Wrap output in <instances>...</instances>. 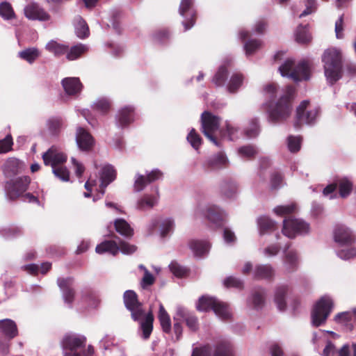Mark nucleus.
I'll return each instance as SVG.
<instances>
[{
  "instance_id": "obj_1",
  "label": "nucleus",
  "mask_w": 356,
  "mask_h": 356,
  "mask_svg": "<svg viewBox=\"0 0 356 356\" xmlns=\"http://www.w3.org/2000/svg\"><path fill=\"white\" fill-rule=\"evenodd\" d=\"M123 300L126 309L131 313L132 320L139 323L143 339H148L153 330L154 316L152 310L145 312L138 295L132 290L124 293Z\"/></svg>"
},
{
  "instance_id": "obj_2",
  "label": "nucleus",
  "mask_w": 356,
  "mask_h": 356,
  "mask_svg": "<svg viewBox=\"0 0 356 356\" xmlns=\"http://www.w3.org/2000/svg\"><path fill=\"white\" fill-rule=\"evenodd\" d=\"M294 88L287 86L285 91L275 102L270 101L266 103V111L268 121L273 124L286 121L292 111V99Z\"/></svg>"
},
{
  "instance_id": "obj_3",
  "label": "nucleus",
  "mask_w": 356,
  "mask_h": 356,
  "mask_svg": "<svg viewBox=\"0 0 356 356\" xmlns=\"http://www.w3.org/2000/svg\"><path fill=\"white\" fill-rule=\"evenodd\" d=\"M87 339L76 333L65 334L61 341L63 356H93L95 350L92 345L86 347Z\"/></svg>"
},
{
  "instance_id": "obj_4",
  "label": "nucleus",
  "mask_w": 356,
  "mask_h": 356,
  "mask_svg": "<svg viewBox=\"0 0 356 356\" xmlns=\"http://www.w3.org/2000/svg\"><path fill=\"white\" fill-rule=\"evenodd\" d=\"M324 73L327 82L334 84L342 77L343 66L341 51L336 48L325 50L322 56Z\"/></svg>"
},
{
  "instance_id": "obj_5",
  "label": "nucleus",
  "mask_w": 356,
  "mask_h": 356,
  "mask_svg": "<svg viewBox=\"0 0 356 356\" xmlns=\"http://www.w3.org/2000/svg\"><path fill=\"white\" fill-rule=\"evenodd\" d=\"M334 238L340 247L336 250L337 255L341 259L348 260L356 256V243L352 232L346 227L340 225L336 227Z\"/></svg>"
},
{
  "instance_id": "obj_6",
  "label": "nucleus",
  "mask_w": 356,
  "mask_h": 356,
  "mask_svg": "<svg viewBox=\"0 0 356 356\" xmlns=\"http://www.w3.org/2000/svg\"><path fill=\"white\" fill-rule=\"evenodd\" d=\"M278 70L282 76L289 78L294 82L307 81L311 76V65L305 60L295 64L293 59L287 58L280 65Z\"/></svg>"
},
{
  "instance_id": "obj_7",
  "label": "nucleus",
  "mask_w": 356,
  "mask_h": 356,
  "mask_svg": "<svg viewBox=\"0 0 356 356\" xmlns=\"http://www.w3.org/2000/svg\"><path fill=\"white\" fill-rule=\"evenodd\" d=\"M196 308L200 312L212 309L215 314L222 320H228L231 317L228 305L214 297L202 296L199 298Z\"/></svg>"
},
{
  "instance_id": "obj_8",
  "label": "nucleus",
  "mask_w": 356,
  "mask_h": 356,
  "mask_svg": "<svg viewBox=\"0 0 356 356\" xmlns=\"http://www.w3.org/2000/svg\"><path fill=\"white\" fill-rule=\"evenodd\" d=\"M235 356L232 343L222 339L218 341L212 348L209 345L193 349L191 356Z\"/></svg>"
},
{
  "instance_id": "obj_9",
  "label": "nucleus",
  "mask_w": 356,
  "mask_h": 356,
  "mask_svg": "<svg viewBox=\"0 0 356 356\" xmlns=\"http://www.w3.org/2000/svg\"><path fill=\"white\" fill-rule=\"evenodd\" d=\"M333 308V300L327 296H323L312 312V323L315 327L324 324Z\"/></svg>"
},
{
  "instance_id": "obj_10",
  "label": "nucleus",
  "mask_w": 356,
  "mask_h": 356,
  "mask_svg": "<svg viewBox=\"0 0 356 356\" xmlns=\"http://www.w3.org/2000/svg\"><path fill=\"white\" fill-rule=\"evenodd\" d=\"M201 122L204 135L216 146L220 147V141L218 140L216 136L220 126V118L209 112L204 111L201 115Z\"/></svg>"
},
{
  "instance_id": "obj_11",
  "label": "nucleus",
  "mask_w": 356,
  "mask_h": 356,
  "mask_svg": "<svg viewBox=\"0 0 356 356\" xmlns=\"http://www.w3.org/2000/svg\"><path fill=\"white\" fill-rule=\"evenodd\" d=\"M30 182L31 179L28 176L18 177L6 181L4 186L6 195L11 200H16L26 192Z\"/></svg>"
},
{
  "instance_id": "obj_12",
  "label": "nucleus",
  "mask_w": 356,
  "mask_h": 356,
  "mask_svg": "<svg viewBox=\"0 0 356 356\" xmlns=\"http://www.w3.org/2000/svg\"><path fill=\"white\" fill-rule=\"evenodd\" d=\"M309 224L299 218H286L283 220L282 233L290 238L297 235H305L309 232Z\"/></svg>"
},
{
  "instance_id": "obj_13",
  "label": "nucleus",
  "mask_w": 356,
  "mask_h": 356,
  "mask_svg": "<svg viewBox=\"0 0 356 356\" xmlns=\"http://www.w3.org/2000/svg\"><path fill=\"white\" fill-rule=\"evenodd\" d=\"M309 102L302 101L296 109V120L294 123L296 127H298L301 124H314L319 115L320 110L318 108H314L307 110Z\"/></svg>"
},
{
  "instance_id": "obj_14",
  "label": "nucleus",
  "mask_w": 356,
  "mask_h": 356,
  "mask_svg": "<svg viewBox=\"0 0 356 356\" xmlns=\"http://www.w3.org/2000/svg\"><path fill=\"white\" fill-rule=\"evenodd\" d=\"M202 214L215 227H218L223 225L224 220L227 217V213L219 207L214 204L207 205L204 209L200 206L197 207L195 215Z\"/></svg>"
},
{
  "instance_id": "obj_15",
  "label": "nucleus",
  "mask_w": 356,
  "mask_h": 356,
  "mask_svg": "<svg viewBox=\"0 0 356 356\" xmlns=\"http://www.w3.org/2000/svg\"><path fill=\"white\" fill-rule=\"evenodd\" d=\"M179 12L184 18L182 24L185 31L192 28L195 22L196 12L194 9V0H181Z\"/></svg>"
},
{
  "instance_id": "obj_16",
  "label": "nucleus",
  "mask_w": 356,
  "mask_h": 356,
  "mask_svg": "<svg viewBox=\"0 0 356 356\" xmlns=\"http://www.w3.org/2000/svg\"><path fill=\"white\" fill-rule=\"evenodd\" d=\"M57 284L62 291V296L65 303L72 307L74 301L75 291L74 286V279L72 277L58 278Z\"/></svg>"
},
{
  "instance_id": "obj_17",
  "label": "nucleus",
  "mask_w": 356,
  "mask_h": 356,
  "mask_svg": "<svg viewBox=\"0 0 356 356\" xmlns=\"http://www.w3.org/2000/svg\"><path fill=\"white\" fill-rule=\"evenodd\" d=\"M42 159L46 165H51L54 168V167H58V165L65 163L67 161V156L58 151L56 148L51 147L43 154Z\"/></svg>"
},
{
  "instance_id": "obj_18",
  "label": "nucleus",
  "mask_w": 356,
  "mask_h": 356,
  "mask_svg": "<svg viewBox=\"0 0 356 356\" xmlns=\"http://www.w3.org/2000/svg\"><path fill=\"white\" fill-rule=\"evenodd\" d=\"M184 321L188 327L193 332H195L199 328L197 318L191 314L186 308L178 307L177 308L176 316H174V321Z\"/></svg>"
},
{
  "instance_id": "obj_19",
  "label": "nucleus",
  "mask_w": 356,
  "mask_h": 356,
  "mask_svg": "<svg viewBox=\"0 0 356 356\" xmlns=\"http://www.w3.org/2000/svg\"><path fill=\"white\" fill-rule=\"evenodd\" d=\"M24 11L26 17L31 20L48 21L50 19V15L35 3L27 5Z\"/></svg>"
},
{
  "instance_id": "obj_20",
  "label": "nucleus",
  "mask_w": 356,
  "mask_h": 356,
  "mask_svg": "<svg viewBox=\"0 0 356 356\" xmlns=\"http://www.w3.org/2000/svg\"><path fill=\"white\" fill-rule=\"evenodd\" d=\"M220 195L227 200H234L238 193V184L232 179H225L220 184Z\"/></svg>"
},
{
  "instance_id": "obj_21",
  "label": "nucleus",
  "mask_w": 356,
  "mask_h": 356,
  "mask_svg": "<svg viewBox=\"0 0 356 356\" xmlns=\"http://www.w3.org/2000/svg\"><path fill=\"white\" fill-rule=\"evenodd\" d=\"M76 141L79 148L82 151H89L94 145L92 136L82 127H77Z\"/></svg>"
},
{
  "instance_id": "obj_22",
  "label": "nucleus",
  "mask_w": 356,
  "mask_h": 356,
  "mask_svg": "<svg viewBox=\"0 0 356 356\" xmlns=\"http://www.w3.org/2000/svg\"><path fill=\"white\" fill-rule=\"evenodd\" d=\"M155 194H145L137 201L136 207L139 210L145 211L152 209L156 206L159 200V191L157 186L154 187Z\"/></svg>"
},
{
  "instance_id": "obj_23",
  "label": "nucleus",
  "mask_w": 356,
  "mask_h": 356,
  "mask_svg": "<svg viewBox=\"0 0 356 356\" xmlns=\"http://www.w3.org/2000/svg\"><path fill=\"white\" fill-rule=\"evenodd\" d=\"M134 108L127 106L120 109L116 115L115 121L118 127L124 128L131 124L134 118Z\"/></svg>"
},
{
  "instance_id": "obj_24",
  "label": "nucleus",
  "mask_w": 356,
  "mask_h": 356,
  "mask_svg": "<svg viewBox=\"0 0 356 356\" xmlns=\"http://www.w3.org/2000/svg\"><path fill=\"white\" fill-rule=\"evenodd\" d=\"M266 296V291L264 288H256L248 298V305L256 310L261 309L265 305Z\"/></svg>"
},
{
  "instance_id": "obj_25",
  "label": "nucleus",
  "mask_w": 356,
  "mask_h": 356,
  "mask_svg": "<svg viewBox=\"0 0 356 356\" xmlns=\"http://www.w3.org/2000/svg\"><path fill=\"white\" fill-rule=\"evenodd\" d=\"M61 84L65 93L70 96L79 95L82 89V84L76 77L65 78L61 81Z\"/></svg>"
},
{
  "instance_id": "obj_26",
  "label": "nucleus",
  "mask_w": 356,
  "mask_h": 356,
  "mask_svg": "<svg viewBox=\"0 0 356 356\" xmlns=\"http://www.w3.org/2000/svg\"><path fill=\"white\" fill-rule=\"evenodd\" d=\"M227 162L226 156L222 152H219L205 161L203 163V168L206 171H212L222 168Z\"/></svg>"
},
{
  "instance_id": "obj_27",
  "label": "nucleus",
  "mask_w": 356,
  "mask_h": 356,
  "mask_svg": "<svg viewBox=\"0 0 356 356\" xmlns=\"http://www.w3.org/2000/svg\"><path fill=\"white\" fill-rule=\"evenodd\" d=\"M0 333L8 340H11L18 335L17 325L10 318L0 320Z\"/></svg>"
},
{
  "instance_id": "obj_28",
  "label": "nucleus",
  "mask_w": 356,
  "mask_h": 356,
  "mask_svg": "<svg viewBox=\"0 0 356 356\" xmlns=\"http://www.w3.org/2000/svg\"><path fill=\"white\" fill-rule=\"evenodd\" d=\"M116 177V171L113 166L110 164L104 165L100 171V187L102 188V194L104 193L105 188Z\"/></svg>"
},
{
  "instance_id": "obj_29",
  "label": "nucleus",
  "mask_w": 356,
  "mask_h": 356,
  "mask_svg": "<svg viewBox=\"0 0 356 356\" xmlns=\"http://www.w3.org/2000/svg\"><path fill=\"white\" fill-rule=\"evenodd\" d=\"M188 246L195 257L207 255L210 249V243L207 241L193 239L189 241Z\"/></svg>"
},
{
  "instance_id": "obj_30",
  "label": "nucleus",
  "mask_w": 356,
  "mask_h": 356,
  "mask_svg": "<svg viewBox=\"0 0 356 356\" xmlns=\"http://www.w3.org/2000/svg\"><path fill=\"white\" fill-rule=\"evenodd\" d=\"M274 275L275 270L269 264L257 265L253 270V277L257 280H270Z\"/></svg>"
},
{
  "instance_id": "obj_31",
  "label": "nucleus",
  "mask_w": 356,
  "mask_h": 356,
  "mask_svg": "<svg viewBox=\"0 0 356 356\" xmlns=\"http://www.w3.org/2000/svg\"><path fill=\"white\" fill-rule=\"evenodd\" d=\"M289 289L286 285L279 286L275 292V302L280 311H284L286 308V299L288 298Z\"/></svg>"
},
{
  "instance_id": "obj_32",
  "label": "nucleus",
  "mask_w": 356,
  "mask_h": 356,
  "mask_svg": "<svg viewBox=\"0 0 356 356\" xmlns=\"http://www.w3.org/2000/svg\"><path fill=\"white\" fill-rule=\"evenodd\" d=\"M24 168V163L15 158L9 159L5 163L3 172L6 177H11L19 173Z\"/></svg>"
},
{
  "instance_id": "obj_33",
  "label": "nucleus",
  "mask_w": 356,
  "mask_h": 356,
  "mask_svg": "<svg viewBox=\"0 0 356 356\" xmlns=\"http://www.w3.org/2000/svg\"><path fill=\"white\" fill-rule=\"evenodd\" d=\"M290 245V243H287L284 248V263L289 270H293L297 266L298 257L297 252L294 250L289 249Z\"/></svg>"
},
{
  "instance_id": "obj_34",
  "label": "nucleus",
  "mask_w": 356,
  "mask_h": 356,
  "mask_svg": "<svg viewBox=\"0 0 356 356\" xmlns=\"http://www.w3.org/2000/svg\"><path fill=\"white\" fill-rule=\"evenodd\" d=\"M115 230L125 238H130L134 235V229L130 225L122 218H118L114 222Z\"/></svg>"
},
{
  "instance_id": "obj_35",
  "label": "nucleus",
  "mask_w": 356,
  "mask_h": 356,
  "mask_svg": "<svg viewBox=\"0 0 356 356\" xmlns=\"http://www.w3.org/2000/svg\"><path fill=\"white\" fill-rule=\"evenodd\" d=\"M95 251L98 254L108 252L116 255L118 253V243L114 241H104L97 245Z\"/></svg>"
},
{
  "instance_id": "obj_36",
  "label": "nucleus",
  "mask_w": 356,
  "mask_h": 356,
  "mask_svg": "<svg viewBox=\"0 0 356 356\" xmlns=\"http://www.w3.org/2000/svg\"><path fill=\"white\" fill-rule=\"evenodd\" d=\"M74 28L75 33L78 38L83 39L89 36L90 31L88 26L81 16H77L74 19Z\"/></svg>"
},
{
  "instance_id": "obj_37",
  "label": "nucleus",
  "mask_w": 356,
  "mask_h": 356,
  "mask_svg": "<svg viewBox=\"0 0 356 356\" xmlns=\"http://www.w3.org/2000/svg\"><path fill=\"white\" fill-rule=\"evenodd\" d=\"M259 232L264 234L275 229L276 222L267 216H261L257 220Z\"/></svg>"
},
{
  "instance_id": "obj_38",
  "label": "nucleus",
  "mask_w": 356,
  "mask_h": 356,
  "mask_svg": "<svg viewBox=\"0 0 356 356\" xmlns=\"http://www.w3.org/2000/svg\"><path fill=\"white\" fill-rule=\"evenodd\" d=\"M82 300L89 307H96L100 302L97 293L90 289L83 291Z\"/></svg>"
},
{
  "instance_id": "obj_39",
  "label": "nucleus",
  "mask_w": 356,
  "mask_h": 356,
  "mask_svg": "<svg viewBox=\"0 0 356 356\" xmlns=\"http://www.w3.org/2000/svg\"><path fill=\"white\" fill-rule=\"evenodd\" d=\"M159 319L163 331L165 333H169L171 330V321L162 304L159 305Z\"/></svg>"
},
{
  "instance_id": "obj_40",
  "label": "nucleus",
  "mask_w": 356,
  "mask_h": 356,
  "mask_svg": "<svg viewBox=\"0 0 356 356\" xmlns=\"http://www.w3.org/2000/svg\"><path fill=\"white\" fill-rule=\"evenodd\" d=\"M339 186V195L341 197H348L353 190V182L347 177L340 178L337 181Z\"/></svg>"
},
{
  "instance_id": "obj_41",
  "label": "nucleus",
  "mask_w": 356,
  "mask_h": 356,
  "mask_svg": "<svg viewBox=\"0 0 356 356\" xmlns=\"http://www.w3.org/2000/svg\"><path fill=\"white\" fill-rule=\"evenodd\" d=\"M46 49L54 54L56 56H60L66 54L68 51V47L63 44H60L54 40L49 42L45 47Z\"/></svg>"
},
{
  "instance_id": "obj_42",
  "label": "nucleus",
  "mask_w": 356,
  "mask_h": 356,
  "mask_svg": "<svg viewBox=\"0 0 356 356\" xmlns=\"http://www.w3.org/2000/svg\"><path fill=\"white\" fill-rule=\"evenodd\" d=\"M63 124V122L61 118L52 117L47 121L46 124L49 134L56 136L60 131Z\"/></svg>"
},
{
  "instance_id": "obj_43",
  "label": "nucleus",
  "mask_w": 356,
  "mask_h": 356,
  "mask_svg": "<svg viewBox=\"0 0 356 356\" xmlns=\"http://www.w3.org/2000/svg\"><path fill=\"white\" fill-rule=\"evenodd\" d=\"M88 50V47L83 44H79L72 47L67 52V58L69 60H74L79 58L83 54Z\"/></svg>"
},
{
  "instance_id": "obj_44",
  "label": "nucleus",
  "mask_w": 356,
  "mask_h": 356,
  "mask_svg": "<svg viewBox=\"0 0 356 356\" xmlns=\"http://www.w3.org/2000/svg\"><path fill=\"white\" fill-rule=\"evenodd\" d=\"M228 71L225 66H220L212 79V82L218 87L225 85L227 80Z\"/></svg>"
},
{
  "instance_id": "obj_45",
  "label": "nucleus",
  "mask_w": 356,
  "mask_h": 356,
  "mask_svg": "<svg viewBox=\"0 0 356 356\" xmlns=\"http://www.w3.org/2000/svg\"><path fill=\"white\" fill-rule=\"evenodd\" d=\"M18 56L22 59L31 64L39 57L40 52L37 48H27L19 51Z\"/></svg>"
},
{
  "instance_id": "obj_46",
  "label": "nucleus",
  "mask_w": 356,
  "mask_h": 356,
  "mask_svg": "<svg viewBox=\"0 0 356 356\" xmlns=\"http://www.w3.org/2000/svg\"><path fill=\"white\" fill-rule=\"evenodd\" d=\"M243 77L241 74L235 73L232 74L227 86V89L230 93H235L241 87L243 83Z\"/></svg>"
},
{
  "instance_id": "obj_47",
  "label": "nucleus",
  "mask_w": 356,
  "mask_h": 356,
  "mask_svg": "<svg viewBox=\"0 0 356 356\" xmlns=\"http://www.w3.org/2000/svg\"><path fill=\"white\" fill-rule=\"evenodd\" d=\"M237 152L241 158L250 159L257 154L258 151L255 146L248 145L240 147Z\"/></svg>"
},
{
  "instance_id": "obj_48",
  "label": "nucleus",
  "mask_w": 356,
  "mask_h": 356,
  "mask_svg": "<svg viewBox=\"0 0 356 356\" xmlns=\"http://www.w3.org/2000/svg\"><path fill=\"white\" fill-rule=\"evenodd\" d=\"M259 134V121L257 118H253L250 121L249 127L245 129L244 134L247 138H252L257 137Z\"/></svg>"
},
{
  "instance_id": "obj_49",
  "label": "nucleus",
  "mask_w": 356,
  "mask_h": 356,
  "mask_svg": "<svg viewBox=\"0 0 356 356\" xmlns=\"http://www.w3.org/2000/svg\"><path fill=\"white\" fill-rule=\"evenodd\" d=\"M0 16L5 20L15 18V15L10 3L7 1L0 3Z\"/></svg>"
},
{
  "instance_id": "obj_50",
  "label": "nucleus",
  "mask_w": 356,
  "mask_h": 356,
  "mask_svg": "<svg viewBox=\"0 0 356 356\" xmlns=\"http://www.w3.org/2000/svg\"><path fill=\"white\" fill-rule=\"evenodd\" d=\"M22 233V230L20 227L13 225L5 227L0 230V234L6 238L19 236Z\"/></svg>"
},
{
  "instance_id": "obj_51",
  "label": "nucleus",
  "mask_w": 356,
  "mask_h": 356,
  "mask_svg": "<svg viewBox=\"0 0 356 356\" xmlns=\"http://www.w3.org/2000/svg\"><path fill=\"white\" fill-rule=\"evenodd\" d=\"M296 40L298 43H307L310 41L311 37L306 26L299 25L296 31Z\"/></svg>"
},
{
  "instance_id": "obj_52",
  "label": "nucleus",
  "mask_w": 356,
  "mask_h": 356,
  "mask_svg": "<svg viewBox=\"0 0 356 356\" xmlns=\"http://www.w3.org/2000/svg\"><path fill=\"white\" fill-rule=\"evenodd\" d=\"M92 108L98 112L106 113L111 108V102L107 98H99L93 103Z\"/></svg>"
},
{
  "instance_id": "obj_53",
  "label": "nucleus",
  "mask_w": 356,
  "mask_h": 356,
  "mask_svg": "<svg viewBox=\"0 0 356 356\" xmlns=\"http://www.w3.org/2000/svg\"><path fill=\"white\" fill-rule=\"evenodd\" d=\"M118 252H121L124 254H131L137 250V247L135 245L122 239L118 240Z\"/></svg>"
},
{
  "instance_id": "obj_54",
  "label": "nucleus",
  "mask_w": 356,
  "mask_h": 356,
  "mask_svg": "<svg viewBox=\"0 0 356 356\" xmlns=\"http://www.w3.org/2000/svg\"><path fill=\"white\" fill-rule=\"evenodd\" d=\"M261 47V41L257 39L248 40L244 44L245 54L250 56L253 54L257 50Z\"/></svg>"
},
{
  "instance_id": "obj_55",
  "label": "nucleus",
  "mask_w": 356,
  "mask_h": 356,
  "mask_svg": "<svg viewBox=\"0 0 356 356\" xmlns=\"http://www.w3.org/2000/svg\"><path fill=\"white\" fill-rule=\"evenodd\" d=\"M147 177L137 173L135 177L134 184V192L139 193L144 190L147 184H149Z\"/></svg>"
},
{
  "instance_id": "obj_56",
  "label": "nucleus",
  "mask_w": 356,
  "mask_h": 356,
  "mask_svg": "<svg viewBox=\"0 0 356 356\" xmlns=\"http://www.w3.org/2000/svg\"><path fill=\"white\" fill-rule=\"evenodd\" d=\"M169 268L173 275L179 277L185 276L188 273V270L186 267L181 266L175 261L170 264Z\"/></svg>"
},
{
  "instance_id": "obj_57",
  "label": "nucleus",
  "mask_w": 356,
  "mask_h": 356,
  "mask_svg": "<svg viewBox=\"0 0 356 356\" xmlns=\"http://www.w3.org/2000/svg\"><path fill=\"white\" fill-rule=\"evenodd\" d=\"M296 204L292 203L287 205H280L274 208L275 213L280 216H283L286 214H290L296 211Z\"/></svg>"
},
{
  "instance_id": "obj_58",
  "label": "nucleus",
  "mask_w": 356,
  "mask_h": 356,
  "mask_svg": "<svg viewBox=\"0 0 356 356\" xmlns=\"http://www.w3.org/2000/svg\"><path fill=\"white\" fill-rule=\"evenodd\" d=\"M187 140L195 149H197L202 144V138L194 129H192L188 134Z\"/></svg>"
},
{
  "instance_id": "obj_59",
  "label": "nucleus",
  "mask_w": 356,
  "mask_h": 356,
  "mask_svg": "<svg viewBox=\"0 0 356 356\" xmlns=\"http://www.w3.org/2000/svg\"><path fill=\"white\" fill-rule=\"evenodd\" d=\"M52 172L57 178L63 181H68L70 179V172L65 167H54V168H52Z\"/></svg>"
},
{
  "instance_id": "obj_60",
  "label": "nucleus",
  "mask_w": 356,
  "mask_h": 356,
  "mask_svg": "<svg viewBox=\"0 0 356 356\" xmlns=\"http://www.w3.org/2000/svg\"><path fill=\"white\" fill-rule=\"evenodd\" d=\"M301 139L298 136H290L287 138V145L291 152H297L300 149Z\"/></svg>"
},
{
  "instance_id": "obj_61",
  "label": "nucleus",
  "mask_w": 356,
  "mask_h": 356,
  "mask_svg": "<svg viewBox=\"0 0 356 356\" xmlns=\"http://www.w3.org/2000/svg\"><path fill=\"white\" fill-rule=\"evenodd\" d=\"M175 226L174 220L170 218L165 219L161 225V236L165 237L169 233L173 231Z\"/></svg>"
},
{
  "instance_id": "obj_62",
  "label": "nucleus",
  "mask_w": 356,
  "mask_h": 356,
  "mask_svg": "<svg viewBox=\"0 0 356 356\" xmlns=\"http://www.w3.org/2000/svg\"><path fill=\"white\" fill-rule=\"evenodd\" d=\"M226 134L229 140H234L239 138L240 129L238 127L226 122Z\"/></svg>"
},
{
  "instance_id": "obj_63",
  "label": "nucleus",
  "mask_w": 356,
  "mask_h": 356,
  "mask_svg": "<svg viewBox=\"0 0 356 356\" xmlns=\"http://www.w3.org/2000/svg\"><path fill=\"white\" fill-rule=\"evenodd\" d=\"M317 1L316 0H306L305 9L300 15L299 17L302 18L308 15H310L317 10Z\"/></svg>"
},
{
  "instance_id": "obj_64",
  "label": "nucleus",
  "mask_w": 356,
  "mask_h": 356,
  "mask_svg": "<svg viewBox=\"0 0 356 356\" xmlns=\"http://www.w3.org/2000/svg\"><path fill=\"white\" fill-rule=\"evenodd\" d=\"M223 284L225 287H234L236 289H242L243 287V282L241 280L233 276L227 277L225 279Z\"/></svg>"
}]
</instances>
